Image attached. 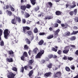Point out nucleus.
Returning a JSON list of instances; mask_svg holds the SVG:
<instances>
[{"instance_id": "f257e3e1", "label": "nucleus", "mask_w": 78, "mask_h": 78, "mask_svg": "<svg viewBox=\"0 0 78 78\" xmlns=\"http://www.w3.org/2000/svg\"><path fill=\"white\" fill-rule=\"evenodd\" d=\"M44 53V50H42V49L40 50V51L39 52L36 56V58H41V57L42 55Z\"/></svg>"}, {"instance_id": "f03ea898", "label": "nucleus", "mask_w": 78, "mask_h": 78, "mask_svg": "<svg viewBox=\"0 0 78 78\" xmlns=\"http://www.w3.org/2000/svg\"><path fill=\"white\" fill-rule=\"evenodd\" d=\"M4 34L5 38L6 39H8V35H9V33H8V30L5 29L4 31Z\"/></svg>"}, {"instance_id": "7ed1b4c3", "label": "nucleus", "mask_w": 78, "mask_h": 78, "mask_svg": "<svg viewBox=\"0 0 78 78\" xmlns=\"http://www.w3.org/2000/svg\"><path fill=\"white\" fill-rule=\"evenodd\" d=\"M70 48V46H66L65 48V50H64L63 51V52L65 54H67L68 52L69 51V50Z\"/></svg>"}, {"instance_id": "20e7f679", "label": "nucleus", "mask_w": 78, "mask_h": 78, "mask_svg": "<svg viewBox=\"0 0 78 78\" xmlns=\"http://www.w3.org/2000/svg\"><path fill=\"white\" fill-rule=\"evenodd\" d=\"M16 76V74H14L12 73H10V75H8L7 77L8 78H14V77Z\"/></svg>"}, {"instance_id": "39448f33", "label": "nucleus", "mask_w": 78, "mask_h": 78, "mask_svg": "<svg viewBox=\"0 0 78 78\" xmlns=\"http://www.w3.org/2000/svg\"><path fill=\"white\" fill-rule=\"evenodd\" d=\"M30 29V28L26 26V27H24L23 28V33L26 34V30H29Z\"/></svg>"}, {"instance_id": "423d86ee", "label": "nucleus", "mask_w": 78, "mask_h": 78, "mask_svg": "<svg viewBox=\"0 0 78 78\" xmlns=\"http://www.w3.org/2000/svg\"><path fill=\"white\" fill-rule=\"evenodd\" d=\"M12 42H11V45H13L14 44H15V43H17V42H16V38H14L13 39H12Z\"/></svg>"}, {"instance_id": "0eeeda50", "label": "nucleus", "mask_w": 78, "mask_h": 78, "mask_svg": "<svg viewBox=\"0 0 78 78\" xmlns=\"http://www.w3.org/2000/svg\"><path fill=\"white\" fill-rule=\"evenodd\" d=\"M6 61L7 62H13V59H12V58H7Z\"/></svg>"}, {"instance_id": "6e6552de", "label": "nucleus", "mask_w": 78, "mask_h": 78, "mask_svg": "<svg viewBox=\"0 0 78 78\" xmlns=\"http://www.w3.org/2000/svg\"><path fill=\"white\" fill-rule=\"evenodd\" d=\"M51 75V73L50 72L48 73H47L44 74V76L46 77H48L49 76H50Z\"/></svg>"}, {"instance_id": "1a4fd4ad", "label": "nucleus", "mask_w": 78, "mask_h": 78, "mask_svg": "<svg viewBox=\"0 0 78 78\" xmlns=\"http://www.w3.org/2000/svg\"><path fill=\"white\" fill-rule=\"evenodd\" d=\"M39 51L38 49H37V48H36L34 49L33 52V53H34V54H36L37 53V51Z\"/></svg>"}, {"instance_id": "9d476101", "label": "nucleus", "mask_w": 78, "mask_h": 78, "mask_svg": "<svg viewBox=\"0 0 78 78\" xmlns=\"http://www.w3.org/2000/svg\"><path fill=\"white\" fill-rule=\"evenodd\" d=\"M60 31V30L59 29H57L55 31V36H58V34Z\"/></svg>"}, {"instance_id": "9b49d317", "label": "nucleus", "mask_w": 78, "mask_h": 78, "mask_svg": "<svg viewBox=\"0 0 78 78\" xmlns=\"http://www.w3.org/2000/svg\"><path fill=\"white\" fill-rule=\"evenodd\" d=\"M55 14L57 16H60L61 14V12L59 11H57L55 12Z\"/></svg>"}, {"instance_id": "f8f14e48", "label": "nucleus", "mask_w": 78, "mask_h": 78, "mask_svg": "<svg viewBox=\"0 0 78 78\" xmlns=\"http://www.w3.org/2000/svg\"><path fill=\"white\" fill-rule=\"evenodd\" d=\"M20 8L22 10H24V11H25L27 8V7L25 5H22L21 6Z\"/></svg>"}, {"instance_id": "ddd939ff", "label": "nucleus", "mask_w": 78, "mask_h": 78, "mask_svg": "<svg viewBox=\"0 0 78 78\" xmlns=\"http://www.w3.org/2000/svg\"><path fill=\"white\" fill-rule=\"evenodd\" d=\"M8 53L9 55H12V56H14V55H13L14 54V52L12 50L8 51Z\"/></svg>"}, {"instance_id": "4468645a", "label": "nucleus", "mask_w": 78, "mask_h": 78, "mask_svg": "<svg viewBox=\"0 0 78 78\" xmlns=\"http://www.w3.org/2000/svg\"><path fill=\"white\" fill-rule=\"evenodd\" d=\"M34 62V60H30L29 61L28 65H31Z\"/></svg>"}, {"instance_id": "2eb2a0df", "label": "nucleus", "mask_w": 78, "mask_h": 78, "mask_svg": "<svg viewBox=\"0 0 78 78\" xmlns=\"http://www.w3.org/2000/svg\"><path fill=\"white\" fill-rule=\"evenodd\" d=\"M30 1L33 5H34L36 4V0H30Z\"/></svg>"}, {"instance_id": "dca6fc26", "label": "nucleus", "mask_w": 78, "mask_h": 78, "mask_svg": "<svg viewBox=\"0 0 78 78\" xmlns=\"http://www.w3.org/2000/svg\"><path fill=\"white\" fill-rule=\"evenodd\" d=\"M33 70H32L29 73L28 75L30 77V76H32V75H33Z\"/></svg>"}, {"instance_id": "f3484780", "label": "nucleus", "mask_w": 78, "mask_h": 78, "mask_svg": "<svg viewBox=\"0 0 78 78\" xmlns=\"http://www.w3.org/2000/svg\"><path fill=\"white\" fill-rule=\"evenodd\" d=\"M11 22L12 24H16V20L15 19H14L12 20Z\"/></svg>"}, {"instance_id": "a211bd4d", "label": "nucleus", "mask_w": 78, "mask_h": 78, "mask_svg": "<svg viewBox=\"0 0 78 78\" xmlns=\"http://www.w3.org/2000/svg\"><path fill=\"white\" fill-rule=\"evenodd\" d=\"M6 12H7L9 16H11L12 15V12L11 11L7 10Z\"/></svg>"}, {"instance_id": "6ab92c4d", "label": "nucleus", "mask_w": 78, "mask_h": 78, "mask_svg": "<svg viewBox=\"0 0 78 78\" xmlns=\"http://www.w3.org/2000/svg\"><path fill=\"white\" fill-rule=\"evenodd\" d=\"M56 74L58 77H60V76L61 75V73L60 72H58L56 73Z\"/></svg>"}, {"instance_id": "aec40b11", "label": "nucleus", "mask_w": 78, "mask_h": 78, "mask_svg": "<svg viewBox=\"0 0 78 78\" xmlns=\"http://www.w3.org/2000/svg\"><path fill=\"white\" fill-rule=\"evenodd\" d=\"M73 5L71 6V8H75L76 6V4L75 2H73Z\"/></svg>"}, {"instance_id": "412c9836", "label": "nucleus", "mask_w": 78, "mask_h": 78, "mask_svg": "<svg viewBox=\"0 0 78 78\" xmlns=\"http://www.w3.org/2000/svg\"><path fill=\"white\" fill-rule=\"evenodd\" d=\"M25 17L26 18H28V17H29V16H30V15L28 13L26 12L25 14Z\"/></svg>"}, {"instance_id": "4be33fe9", "label": "nucleus", "mask_w": 78, "mask_h": 78, "mask_svg": "<svg viewBox=\"0 0 78 78\" xmlns=\"http://www.w3.org/2000/svg\"><path fill=\"white\" fill-rule=\"evenodd\" d=\"M25 40L27 42V44H30L31 42H30V41L28 38H26V39H25Z\"/></svg>"}, {"instance_id": "5701e85b", "label": "nucleus", "mask_w": 78, "mask_h": 78, "mask_svg": "<svg viewBox=\"0 0 78 78\" xmlns=\"http://www.w3.org/2000/svg\"><path fill=\"white\" fill-rule=\"evenodd\" d=\"M27 34H28L29 35H32L33 34V32L31 31H28L27 32H26Z\"/></svg>"}, {"instance_id": "b1692460", "label": "nucleus", "mask_w": 78, "mask_h": 78, "mask_svg": "<svg viewBox=\"0 0 78 78\" xmlns=\"http://www.w3.org/2000/svg\"><path fill=\"white\" fill-rule=\"evenodd\" d=\"M43 43H44V41L42 40H41L38 43V44L39 45H41L43 44Z\"/></svg>"}, {"instance_id": "393cba45", "label": "nucleus", "mask_w": 78, "mask_h": 78, "mask_svg": "<svg viewBox=\"0 0 78 78\" xmlns=\"http://www.w3.org/2000/svg\"><path fill=\"white\" fill-rule=\"evenodd\" d=\"M77 33H78V30L76 31H73V32L71 33V35H73L74 34H77Z\"/></svg>"}, {"instance_id": "a878e982", "label": "nucleus", "mask_w": 78, "mask_h": 78, "mask_svg": "<svg viewBox=\"0 0 78 78\" xmlns=\"http://www.w3.org/2000/svg\"><path fill=\"white\" fill-rule=\"evenodd\" d=\"M51 16H48L47 17H46L45 18V19L47 20V19H48V20H50V19H52V17H51Z\"/></svg>"}, {"instance_id": "bb28decb", "label": "nucleus", "mask_w": 78, "mask_h": 78, "mask_svg": "<svg viewBox=\"0 0 78 78\" xmlns=\"http://www.w3.org/2000/svg\"><path fill=\"white\" fill-rule=\"evenodd\" d=\"M76 39V37H72L70 38V40L71 41H75Z\"/></svg>"}, {"instance_id": "cd10ccee", "label": "nucleus", "mask_w": 78, "mask_h": 78, "mask_svg": "<svg viewBox=\"0 0 78 78\" xmlns=\"http://www.w3.org/2000/svg\"><path fill=\"white\" fill-rule=\"evenodd\" d=\"M65 69L66 71H67V72H70V68L67 66H66L65 67Z\"/></svg>"}, {"instance_id": "c85d7f7f", "label": "nucleus", "mask_w": 78, "mask_h": 78, "mask_svg": "<svg viewBox=\"0 0 78 78\" xmlns=\"http://www.w3.org/2000/svg\"><path fill=\"white\" fill-rule=\"evenodd\" d=\"M53 35H50L48 37H47V39H51V38H53Z\"/></svg>"}, {"instance_id": "c756f323", "label": "nucleus", "mask_w": 78, "mask_h": 78, "mask_svg": "<svg viewBox=\"0 0 78 78\" xmlns=\"http://www.w3.org/2000/svg\"><path fill=\"white\" fill-rule=\"evenodd\" d=\"M73 12L74 15H76V14H77V9H74Z\"/></svg>"}, {"instance_id": "7c9ffc66", "label": "nucleus", "mask_w": 78, "mask_h": 78, "mask_svg": "<svg viewBox=\"0 0 78 78\" xmlns=\"http://www.w3.org/2000/svg\"><path fill=\"white\" fill-rule=\"evenodd\" d=\"M34 32L35 33H37L38 32V30H37V29L36 28H35L34 30Z\"/></svg>"}, {"instance_id": "2f4dec72", "label": "nucleus", "mask_w": 78, "mask_h": 78, "mask_svg": "<svg viewBox=\"0 0 78 78\" xmlns=\"http://www.w3.org/2000/svg\"><path fill=\"white\" fill-rule=\"evenodd\" d=\"M12 69V70L15 71V72H17V68H16V67H13Z\"/></svg>"}, {"instance_id": "473e14b6", "label": "nucleus", "mask_w": 78, "mask_h": 78, "mask_svg": "<svg viewBox=\"0 0 78 78\" xmlns=\"http://www.w3.org/2000/svg\"><path fill=\"white\" fill-rule=\"evenodd\" d=\"M70 35V32H68L65 33L64 34V36H69Z\"/></svg>"}, {"instance_id": "72a5a7b5", "label": "nucleus", "mask_w": 78, "mask_h": 78, "mask_svg": "<svg viewBox=\"0 0 78 78\" xmlns=\"http://www.w3.org/2000/svg\"><path fill=\"white\" fill-rule=\"evenodd\" d=\"M16 20H17V21H18L19 22H21V20L20 17H17Z\"/></svg>"}, {"instance_id": "f704fd0d", "label": "nucleus", "mask_w": 78, "mask_h": 78, "mask_svg": "<svg viewBox=\"0 0 78 78\" xmlns=\"http://www.w3.org/2000/svg\"><path fill=\"white\" fill-rule=\"evenodd\" d=\"M52 66V64L50 63V64H49L48 66V67L49 68V69H51V67Z\"/></svg>"}, {"instance_id": "c9c22d12", "label": "nucleus", "mask_w": 78, "mask_h": 78, "mask_svg": "<svg viewBox=\"0 0 78 78\" xmlns=\"http://www.w3.org/2000/svg\"><path fill=\"white\" fill-rule=\"evenodd\" d=\"M10 8L12 11H14V9L11 5H10Z\"/></svg>"}, {"instance_id": "e433bc0d", "label": "nucleus", "mask_w": 78, "mask_h": 78, "mask_svg": "<svg viewBox=\"0 0 78 78\" xmlns=\"http://www.w3.org/2000/svg\"><path fill=\"white\" fill-rule=\"evenodd\" d=\"M23 55L24 56H25L26 57H27L28 56V54H27V53L26 52H24L23 53Z\"/></svg>"}, {"instance_id": "4c0bfd02", "label": "nucleus", "mask_w": 78, "mask_h": 78, "mask_svg": "<svg viewBox=\"0 0 78 78\" xmlns=\"http://www.w3.org/2000/svg\"><path fill=\"white\" fill-rule=\"evenodd\" d=\"M58 69V67L54 66L53 68V70H56Z\"/></svg>"}, {"instance_id": "58836bf2", "label": "nucleus", "mask_w": 78, "mask_h": 78, "mask_svg": "<svg viewBox=\"0 0 78 78\" xmlns=\"http://www.w3.org/2000/svg\"><path fill=\"white\" fill-rule=\"evenodd\" d=\"M74 21L76 22H78V17H76L74 18Z\"/></svg>"}, {"instance_id": "ea45409f", "label": "nucleus", "mask_w": 78, "mask_h": 78, "mask_svg": "<svg viewBox=\"0 0 78 78\" xmlns=\"http://www.w3.org/2000/svg\"><path fill=\"white\" fill-rule=\"evenodd\" d=\"M51 50L52 51H55V52L57 51V49L55 48H52Z\"/></svg>"}, {"instance_id": "a19ab883", "label": "nucleus", "mask_w": 78, "mask_h": 78, "mask_svg": "<svg viewBox=\"0 0 78 78\" xmlns=\"http://www.w3.org/2000/svg\"><path fill=\"white\" fill-rule=\"evenodd\" d=\"M24 48L25 50H28V46L27 45H25Z\"/></svg>"}, {"instance_id": "79ce46f5", "label": "nucleus", "mask_w": 78, "mask_h": 78, "mask_svg": "<svg viewBox=\"0 0 78 78\" xmlns=\"http://www.w3.org/2000/svg\"><path fill=\"white\" fill-rule=\"evenodd\" d=\"M3 34V30L2 29H0V36H2V35Z\"/></svg>"}, {"instance_id": "37998d69", "label": "nucleus", "mask_w": 78, "mask_h": 78, "mask_svg": "<svg viewBox=\"0 0 78 78\" xmlns=\"http://www.w3.org/2000/svg\"><path fill=\"white\" fill-rule=\"evenodd\" d=\"M73 58L72 57H69L68 58V60H69L70 61H72V60H73Z\"/></svg>"}, {"instance_id": "c03bdc74", "label": "nucleus", "mask_w": 78, "mask_h": 78, "mask_svg": "<svg viewBox=\"0 0 78 78\" xmlns=\"http://www.w3.org/2000/svg\"><path fill=\"white\" fill-rule=\"evenodd\" d=\"M39 9V7L38 6H37L36 8H35V11H38Z\"/></svg>"}, {"instance_id": "a18cd8bd", "label": "nucleus", "mask_w": 78, "mask_h": 78, "mask_svg": "<svg viewBox=\"0 0 78 78\" xmlns=\"http://www.w3.org/2000/svg\"><path fill=\"white\" fill-rule=\"evenodd\" d=\"M69 14L70 15V16H73V14H74V13H73V11H71L70 12H69Z\"/></svg>"}, {"instance_id": "49530a36", "label": "nucleus", "mask_w": 78, "mask_h": 78, "mask_svg": "<svg viewBox=\"0 0 78 78\" xmlns=\"http://www.w3.org/2000/svg\"><path fill=\"white\" fill-rule=\"evenodd\" d=\"M1 46H4V42L2 41L1 42Z\"/></svg>"}, {"instance_id": "de8ad7c7", "label": "nucleus", "mask_w": 78, "mask_h": 78, "mask_svg": "<svg viewBox=\"0 0 78 78\" xmlns=\"http://www.w3.org/2000/svg\"><path fill=\"white\" fill-rule=\"evenodd\" d=\"M26 7L27 8H31V5L27 4L26 5Z\"/></svg>"}, {"instance_id": "09e8293b", "label": "nucleus", "mask_w": 78, "mask_h": 78, "mask_svg": "<svg viewBox=\"0 0 78 78\" xmlns=\"http://www.w3.org/2000/svg\"><path fill=\"white\" fill-rule=\"evenodd\" d=\"M39 35L40 36H42L43 35H45V33L44 32H42V33H40L39 34Z\"/></svg>"}, {"instance_id": "8fccbe9b", "label": "nucleus", "mask_w": 78, "mask_h": 78, "mask_svg": "<svg viewBox=\"0 0 78 78\" xmlns=\"http://www.w3.org/2000/svg\"><path fill=\"white\" fill-rule=\"evenodd\" d=\"M49 59H51L53 58V55H49L48 56Z\"/></svg>"}, {"instance_id": "3c124183", "label": "nucleus", "mask_w": 78, "mask_h": 78, "mask_svg": "<svg viewBox=\"0 0 78 78\" xmlns=\"http://www.w3.org/2000/svg\"><path fill=\"white\" fill-rule=\"evenodd\" d=\"M61 50H59L58 51H57V53L58 55H61Z\"/></svg>"}, {"instance_id": "603ef678", "label": "nucleus", "mask_w": 78, "mask_h": 78, "mask_svg": "<svg viewBox=\"0 0 78 78\" xmlns=\"http://www.w3.org/2000/svg\"><path fill=\"white\" fill-rule=\"evenodd\" d=\"M48 5H49L50 6V7L51 8L52 6V3H51V2H49L48 3Z\"/></svg>"}, {"instance_id": "864d4df0", "label": "nucleus", "mask_w": 78, "mask_h": 78, "mask_svg": "<svg viewBox=\"0 0 78 78\" xmlns=\"http://www.w3.org/2000/svg\"><path fill=\"white\" fill-rule=\"evenodd\" d=\"M21 71L20 72H22V73H23V72L24 71V68L23 67H22V69H21Z\"/></svg>"}, {"instance_id": "5fc2aeb1", "label": "nucleus", "mask_w": 78, "mask_h": 78, "mask_svg": "<svg viewBox=\"0 0 78 78\" xmlns=\"http://www.w3.org/2000/svg\"><path fill=\"white\" fill-rule=\"evenodd\" d=\"M21 60H22L23 61H24L25 59H24V56H22L21 57Z\"/></svg>"}, {"instance_id": "6e6d98bb", "label": "nucleus", "mask_w": 78, "mask_h": 78, "mask_svg": "<svg viewBox=\"0 0 78 78\" xmlns=\"http://www.w3.org/2000/svg\"><path fill=\"white\" fill-rule=\"evenodd\" d=\"M22 22L23 23H26V20L24 19H23L22 20Z\"/></svg>"}, {"instance_id": "4d7b16f0", "label": "nucleus", "mask_w": 78, "mask_h": 78, "mask_svg": "<svg viewBox=\"0 0 78 78\" xmlns=\"http://www.w3.org/2000/svg\"><path fill=\"white\" fill-rule=\"evenodd\" d=\"M54 78H57V77H58L56 73L54 75Z\"/></svg>"}, {"instance_id": "13d9d810", "label": "nucleus", "mask_w": 78, "mask_h": 78, "mask_svg": "<svg viewBox=\"0 0 78 78\" xmlns=\"http://www.w3.org/2000/svg\"><path fill=\"white\" fill-rule=\"evenodd\" d=\"M57 23H61V21L59 20H57Z\"/></svg>"}, {"instance_id": "bf43d9fd", "label": "nucleus", "mask_w": 78, "mask_h": 78, "mask_svg": "<svg viewBox=\"0 0 78 78\" xmlns=\"http://www.w3.org/2000/svg\"><path fill=\"white\" fill-rule=\"evenodd\" d=\"M71 47H73V48H75V47H76L75 46V45H71Z\"/></svg>"}, {"instance_id": "052dcab7", "label": "nucleus", "mask_w": 78, "mask_h": 78, "mask_svg": "<svg viewBox=\"0 0 78 78\" xmlns=\"http://www.w3.org/2000/svg\"><path fill=\"white\" fill-rule=\"evenodd\" d=\"M30 22H31V21L28 20L27 21V24H30Z\"/></svg>"}, {"instance_id": "680f3d73", "label": "nucleus", "mask_w": 78, "mask_h": 78, "mask_svg": "<svg viewBox=\"0 0 78 78\" xmlns=\"http://www.w3.org/2000/svg\"><path fill=\"white\" fill-rule=\"evenodd\" d=\"M71 68L72 70H74L75 69V66H71Z\"/></svg>"}, {"instance_id": "e2e57ef3", "label": "nucleus", "mask_w": 78, "mask_h": 78, "mask_svg": "<svg viewBox=\"0 0 78 78\" xmlns=\"http://www.w3.org/2000/svg\"><path fill=\"white\" fill-rule=\"evenodd\" d=\"M27 68H28V66H24V69L25 70H27Z\"/></svg>"}, {"instance_id": "0e129e2a", "label": "nucleus", "mask_w": 78, "mask_h": 78, "mask_svg": "<svg viewBox=\"0 0 78 78\" xmlns=\"http://www.w3.org/2000/svg\"><path fill=\"white\" fill-rule=\"evenodd\" d=\"M29 65H28V67L29 68V69H33V67H32V66H30Z\"/></svg>"}, {"instance_id": "69168bd1", "label": "nucleus", "mask_w": 78, "mask_h": 78, "mask_svg": "<svg viewBox=\"0 0 78 78\" xmlns=\"http://www.w3.org/2000/svg\"><path fill=\"white\" fill-rule=\"evenodd\" d=\"M61 26L62 27H66V25H64V24H61Z\"/></svg>"}, {"instance_id": "338daca9", "label": "nucleus", "mask_w": 78, "mask_h": 78, "mask_svg": "<svg viewBox=\"0 0 78 78\" xmlns=\"http://www.w3.org/2000/svg\"><path fill=\"white\" fill-rule=\"evenodd\" d=\"M58 24L56 23L55 24V27H58Z\"/></svg>"}, {"instance_id": "774afa93", "label": "nucleus", "mask_w": 78, "mask_h": 78, "mask_svg": "<svg viewBox=\"0 0 78 78\" xmlns=\"http://www.w3.org/2000/svg\"><path fill=\"white\" fill-rule=\"evenodd\" d=\"M75 54L77 55H78V50L76 51L75 52Z\"/></svg>"}]
</instances>
